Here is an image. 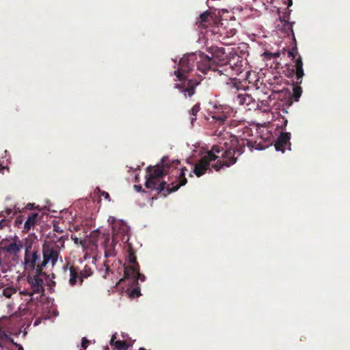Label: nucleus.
Returning <instances> with one entry per match:
<instances>
[{
	"instance_id": "obj_1",
	"label": "nucleus",
	"mask_w": 350,
	"mask_h": 350,
	"mask_svg": "<svg viewBox=\"0 0 350 350\" xmlns=\"http://www.w3.org/2000/svg\"><path fill=\"white\" fill-rule=\"evenodd\" d=\"M225 147L221 145V142L213 145L211 150L202 157L198 163L194 165L193 172L196 176L200 177L205 174L209 170L211 162L217 160L219 156L216 154L223 152L221 154L222 160H218L216 163L213 164L212 167L216 171H219L223 167H230L237 162V158L234 157V152L232 151V146H228L226 144Z\"/></svg>"
},
{
	"instance_id": "obj_2",
	"label": "nucleus",
	"mask_w": 350,
	"mask_h": 350,
	"mask_svg": "<svg viewBox=\"0 0 350 350\" xmlns=\"http://www.w3.org/2000/svg\"><path fill=\"white\" fill-rule=\"evenodd\" d=\"M206 51L211 55L210 57L218 66V73L229 77L230 83L228 84L238 89L235 80L236 76L241 74L243 70L242 58L237 55L235 58L228 60L224 49L217 46H207Z\"/></svg>"
},
{
	"instance_id": "obj_3",
	"label": "nucleus",
	"mask_w": 350,
	"mask_h": 350,
	"mask_svg": "<svg viewBox=\"0 0 350 350\" xmlns=\"http://www.w3.org/2000/svg\"><path fill=\"white\" fill-rule=\"evenodd\" d=\"M198 59L197 54H190L183 57L180 59L178 69L174 72L176 77L180 83L175 84V88H178L184 94L185 98H191L196 93V88L200 85V81L196 79H185L184 73L189 72L193 70L194 63Z\"/></svg>"
},
{
	"instance_id": "obj_4",
	"label": "nucleus",
	"mask_w": 350,
	"mask_h": 350,
	"mask_svg": "<svg viewBox=\"0 0 350 350\" xmlns=\"http://www.w3.org/2000/svg\"><path fill=\"white\" fill-rule=\"evenodd\" d=\"M164 169L166 175L170 174L169 180L171 181L167 187V193H163L166 196L167 194L177 191L181 186H184L187 183L185 177V172L187 171L185 167L178 169L180 161L178 159L171 160L168 157H163L159 163Z\"/></svg>"
},
{
	"instance_id": "obj_5",
	"label": "nucleus",
	"mask_w": 350,
	"mask_h": 350,
	"mask_svg": "<svg viewBox=\"0 0 350 350\" xmlns=\"http://www.w3.org/2000/svg\"><path fill=\"white\" fill-rule=\"evenodd\" d=\"M24 271L31 274L38 273L44 274L42 265V259L40 251L36 247H33L31 243H26L25 245V254L23 261Z\"/></svg>"
},
{
	"instance_id": "obj_6",
	"label": "nucleus",
	"mask_w": 350,
	"mask_h": 350,
	"mask_svg": "<svg viewBox=\"0 0 350 350\" xmlns=\"http://www.w3.org/2000/svg\"><path fill=\"white\" fill-rule=\"evenodd\" d=\"M148 174L146 175L145 186L148 189L157 190L159 193L165 192L167 193V187L169 184L165 181L159 183V179L166 175L163 167L160 164L154 167L149 166L148 168Z\"/></svg>"
},
{
	"instance_id": "obj_7",
	"label": "nucleus",
	"mask_w": 350,
	"mask_h": 350,
	"mask_svg": "<svg viewBox=\"0 0 350 350\" xmlns=\"http://www.w3.org/2000/svg\"><path fill=\"white\" fill-rule=\"evenodd\" d=\"M288 55L292 58V61L294 63L295 69L292 70V72L295 73L297 79V85H295L293 89V98L295 101H298L302 94V89L298 85L301 83V79L304 75L303 62L301 55L298 53L297 46H294L291 50L288 51Z\"/></svg>"
},
{
	"instance_id": "obj_8",
	"label": "nucleus",
	"mask_w": 350,
	"mask_h": 350,
	"mask_svg": "<svg viewBox=\"0 0 350 350\" xmlns=\"http://www.w3.org/2000/svg\"><path fill=\"white\" fill-rule=\"evenodd\" d=\"M42 259V265L44 267L51 264V267L53 268L57 262L58 258L60 256V247L55 243L44 242L42 246L40 252Z\"/></svg>"
},
{
	"instance_id": "obj_9",
	"label": "nucleus",
	"mask_w": 350,
	"mask_h": 350,
	"mask_svg": "<svg viewBox=\"0 0 350 350\" xmlns=\"http://www.w3.org/2000/svg\"><path fill=\"white\" fill-rule=\"evenodd\" d=\"M27 280L30 286L31 292L36 296V302L40 300L44 295V282L43 277L46 276V273L38 274V273H27Z\"/></svg>"
},
{
	"instance_id": "obj_10",
	"label": "nucleus",
	"mask_w": 350,
	"mask_h": 350,
	"mask_svg": "<svg viewBox=\"0 0 350 350\" xmlns=\"http://www.w3.org/2000/svg\"><path fill=\"white\" fill-rule=\"evenodd\" d=\"M23 241L16 236L3 239L0 241V250L10 256L17 257L23 248Z\"/></svg>"
},
{
	"instance_id": "obj_11",
	"label": "nucleus",
	"mask_w": 350,
	"mask_h": 350,
	"mask_svg": "<svg viewBox=\"0 0 350 350\" xmlns=\"http://www.w3.org/2000/svg\"><path fill=\"white\" fill-rule=\"evenodd\" d=\"M230 137V139L229 142L226 141L224 142H221V145L225 147L224 144H227L228 146H232V151L234 152V154L236 152H238L239 154H241L244 151V148L245 146H247L250 150H252L254 148L255 149H260L258 148V145L256 144V142H252L251 140L247 139H242L241 141H239L236 137Z\"/></svg>"
},
{
	"instance_id": "obj_12",
	"label": "nucleus",
	"mask_w": 350,
	"mask_h": 350,
	"mask_svg": "<svg viewBox=\"0 0 350 350\" xmlns=\"http://www.w3.org/2000/svg\"><path fill=\"white\" fill-rule=\"evenodd\" d=\"M198 59L196 61L197 69L203 74H206L208 70H213L218 72V66L215 64L208 55L202 52L197 54Z\"/></svg>"
},
{
	"instance_id": "obj_13",
	"label": "nucleus",
	"mask_w": 350,
	"mask_h": 350,
	"mask_svg": "<svg viewBox=\"0 0 350 350\" xmlns=\"http://www.w3.org/2000/svg\"><path fill=\"white\" fill-rule=\"evenodd\" d=\"M234 100L239 105L247 107L249 110L258 107V104L255 99L246 93L237 94Z\"/></svg>"
},
{
	"instance_id": "obj_14",
	"label": "nucleus",
	"mask_w": 350,
	"mask_h": 350,
	"mask_svg": "<svg viewBox=\"0 0 350 350\" xmlns=\"http://www.w3.org/2000/svg\"><path fill=\"white\" fill-rule=\"evenodd\" d=\"M91 239H92V244L94 245H95L96 247L97 246V241L98 239H101L102 240L101 245L103 248H104L105 244H106V245H107V246L111 245H113V242L114 241V239L112 240V241H111L110 237H109V234L100 233L98 230L93 231L91 233Z\"/></svg>"
},
{
	"instance_id": "obj_15",
	"label": "nucleus",
	"mask_w": 350,
	"mask_h": 350,
	"mask_svg": "<svg viewBox=\"0 0 350 350\" xmlns=\"http://www.w3.org/2000/svg\"><path fill=\"white\" fill-rule=\"evenodd\" d=\"M290 138V133H282L275 143V150L284 152L286 147L291 145Z\"/></svg>"
},
{
	"instance_id": "obj_16",
	"label": "nucleus",
	"mask_w": 350,
	"mask_h": 350,
	"mask_svg": "<svg viewBox=\"0 0 350 350\" xmlns=\"http://www.w3.org/2000/svg\"><path fill=\"white\" fill-rule=\"evenodd\" d=\"M211 16L208 12H205L197 18L196 24L200 29H205L211 23Z\"/></svg>"
},
{
	"instance_id": "obj_17",
	"label": "nucleus",
	"mask_w": 350,
	"mask_h": 350,
	"mask_svg": "<svg viewBox=\"0 0 350 350\" xmlns=\"http://www.w3.org/2000/svg\"><path fill=\"white\" fill-rule=\"evenodd\" d=\"M139 264L130 265L124 267V278H131L133 280L139 274Z\"/></svg>"
},
{
	"instance_id": "obj_18",
	"label": "nucleus",
	"mask_w": 350,
	"mask_h": 350,
	"mask_svg": "<svg viewBox=\"0 0 350 350\" xmlns=\"http://www.w3.org/2000/svg\"><path fill=\"white\" fill-rule=\"evenodd\" d=\"M69 271H70L69 284L71 286H74L77 284L78 282L80 283L81 275H80L78 268L75 266H70L69 267Z\"/></svg>"
},
{
	"instance_id": "obj_19",
	"label": "nucleus",
	"mask_w": 350,
	"mask_h": 350,
	"mask_svg": "<svg viewBox=\"0 0 350 350\" xmlns=\"http://www.w3.org/2000/svg\"><path fill=\"white\" fill-rule=\"evenodd\" d=\"M290 13L291 10H288V12H285L282 18H280L281 22H284V27L283 29L285 31V32L289 35V33L291 32L292 35L294 36L293 29V23L289 22V17H290Z\"/></svg>"
},
{
	"instance_id": "obj_20",
	"label": "nucleus",
	"mask_w": 350,
	"mask_h": 350,
	"mask_svg": "<svg viewBox=\"0 0 350 350\" xmlns=\"http://www.w3.org/2000/svg\"><path fill=\"white\" fill-rule=\"evenodd\" d=\"M38 213H33L28 215L26 221L24 224V229L25 232H28L33 228L37 223Z\"/></svg>"
},
{
	"instance_id": "obj_21",
	"label": "nucleus",
	"mask_w": 350,
	"mask_h": 350,
	"mask_svg": "<svg viewBox=\"0 0 350 350\" xmlns=\"http://www.w3.org/2000/svg\"><path fill=\"white\" fill-rule=\"evenodd\" d=\"M20 295L29 297V299L27 301V305L29 306L32 305V304L36 301V296L32 292H31L30 288L24 289L20 291Z\"/></svg>"
},
{
	"instance_id": "obj_22",
	"label": "nucleus",
	"mask_w": 350,
	"mask_h": 350,
	"mask_svg": "<svg viewBox=\"0 0 350 350\" xmlns=\"http://www.w3.org/2000/svg\"><path fill=\"white\" fill-rule=\"evenodd\" d=\"M81 275L80 278V285H82L83 282L84 278H88L89 276H90L92 274V269L88 265H85L83 270L79 271Z\"/></svg>"
},
{
	"instance_id": "obj_23",
	"label": "nucleus",
	"mask_w": 350,
	"mask_h": 350,
	"mask_svg": "<svg viewBox=\"0 0 350 350\" xmlns=\"http://www.w3.org/2000/svg\"><path fill=\"white\" fill-rule=\"evenodd\" d=\"M200 110V103L196 104L189 111V115L191 116V123L193 124L196 120L197 114Z\"/></svg>"
},
{
	"instance_id": "obj_24",
	"label": "nucleus",
	"mask_w": 350,
	"mask_h": 350,
	"mask_svg": "<svg viewBox=\"0 0 350 350\" xmlns=\"http://www.w3.org/2000/svg\"><path fill=\"white\" fill-rule=\"evenodd\" d=\"M104 250H105V257H109V256H114L116 255L115 249H114V245H106V244L104 245Z\"/></svg>"
},
{
	"instance_id": "obj_25",
	"label": "nucleus",
	"mask_w": 350,
	"mask_h": 350,
	"mask_svg": "<svg viewBox=\"0 0 350 350\" xmlns=\"http://www.w3.org/2000/svg\"><path fill=\"white\" fill-rule=\"evenodd\" d=\"M128 261L131 265L138 264V262H137L135 251L131 247H129V248Z\"/></svg>"
},
{
	"instance_id": "obj_26",
	"label": "nucleus",
	"mask_w": 350,
	"mask_h": 350,
	"mask_svg": "<svg viewBox=\"0 0 350 350\" xmlns=\"http://www.w3.org/2000/svg\"><path fill=\"white\" fill-rule=\"evenodd\" d=\"M16 293V290L15 288L12 286H9L3 288V295L6 298H10L12 295L15 294Z\"/></svg>"
},
{
	"instance_id": "obj_27",
	"label": "nucleus",
	"mask_w": 350,
	"mask_h": 350,
	"mask_svg": "<svg viewBox=\"0 0 350 350\" xmlns=\"http://www.w3.org/2000/svg\"><path fill=\"white\" fill-rule=\"evenodd\" d=\"M114 346L118 350H127L129 346L124 340H116L114 342Z\"/></svg>"
},
{
	"instance_id": "obj_28",
	"label": "nucleus",
	"mask_w": 350,
	"mask_h": 350,
	"mask_svg": "<svg viewBox=\"0 0 350 350\" xmlns=\"http://www.w3.org/2000/svg\"><path fill=\"white\" fill-rule=\"evenodd\" d=\"M233 39V36H222L220 42L225 45H230L234 43V41L232 40Z\"/></svg>"
},
{
	"instance_id": "obj_29",
	"label": "nucleus",
	"mask_w": 350,
	"mask_h": 350,
	"mask_svg": "<svg viewBox=\"0 0 350 350\" xmlns=\"http://www.w3.org/2000/svg\"><path fill=\"white\" fill-rule=\"evenodd\" d=\"M263 55L266 57L267 59H271L273 58L278 57L280 55V52L271 53L269 51H265L263 53Z\"/></svg>"
},
{
	"instance_id": "obj_30",
	"label": "nucleus",
	"mask_w": 350,
	"mask_h": 350,
	"mask_svg": "<svg viewBox=\"0 0 350 350\" xmlns=\"http://www.w3.org/2000/svg\"><path fill=\"white\" fill-rule=\"evenodd\" d=\"M213 118L214 119H215L216 120L219 121V122L224 123L227 119V116H226V114H224V113L216 114V115H214L213 116Z\"/></svg>"
},
{
	"instance_id": "obj_31",
	"label": "nucleus",
	"mask_w": 350,
	"mask_h": 350,
	"mask_svg": "<svg viewBox=\"0 0 350 350\" xmlns=\"http://www.w3.org/2000/svg\"><path fill=\"white\" fill-rule=\"evenodd\" d=\"M140 290L139 287H136L133 288L131 292L130 293L129 296L132 298H134L135 297H139L140 295Z\"/></svg>"
},
{
	"instance_id": "obj_32",
	"label": "nucleus",
	"mask_w": 350,
	"mask_h": 350,
	"mask_svg": "<svg viewBox=\"0 0 350 350\" xmlns=\"http://www.w3.org/2000/svg\"><path fill=\"white\" fill-rule=\"evenodd\" d=\"M252 77H254V78L256 79V78H257V75L255 72H246L245 79L247 81H248L249 83H253L252 81Z\"/></svg>"
},
{
	"instance_id": "obj_33",
	"label": "nucleus",
	"mask_w": 350,
	"mask_h": 350,
	"mask_svg": "<svg viewBox=\"0 0 350 350\" xmlns=\"http://www.w3.org/2000/svg\"><path fill=\"white\" fill-rule=\"evenodd\" d=\"M23 216H18L15 219V226H17L18 228H20L21 226L23 224Z\"/></svg>"
},
{
	"instance_id": "obj_34",
	"label": "nucleus",
	"mask_w": 350,
	"mask_h": 350,
	"mask_svg": "<svg viewBox=\"0 0 350 350\" xmlns=\"http://www.w3.org/2000/svg\"><path fill=\"white\" fill-rule=\"evenodd\" d=\"M9 220L6 219H2L0 220V229H3L5 226H8L9 224Z\"/></svg>"
},
{
	"instance_id": "obj_35",
	"label": "nucleus",
	"mask_w": 350,
	"mask_h": 350,
	"mask_svg": "<svg viewBox=\"0 0 350 350\" xmlns=\"http://www.w3.org/2000/svg\"><path fill=\"white\" fill-rule=\"evenodd\" d=\"M146 279V277L144 274H142L139 272V274L133 280L135 282L137 283V281L139 280L141 282H144Z\"/></svg>"
},
{
	"instance_id": "obj_36",
	"label": "nucleus",
	"mask_w": 350,
	"mask_h": 350,
	"mask_svg": "<svg viewBox=\"0 0 350 350\" xmlns=\"http://www.w3.org/2000/svg\"><path fill=\"white\" fill-rule=\"evenodd\" d=\"M89 344V340L86 338H83L81 341V347L85 349Z\"/></svg>"
},
{
	"instance_id": "obj_37",
	"label": "nucleus",
	"mask_w": 350,
	"mask_h": 350,
	"mask_svg": "<svg viewBox=\"0 0 350 350\" xmlns=\"http://www.w3.org/2000/svg\"><path fill=\"white\" fill-rule=\"evenodd\" d=\"M100 195L105 199L110 200L109 194L107 192L105 191H100Z\"/></svg>"
},
{
	"instance_id": "obj_38",
	"label": "nucleus",
	"mask_w": 350,
	"mask_h": 350,
	"mask_svg": "<svg viewBox=\"0 0 350 350\" xmlns=\"http://www.w3.org/2000/svg\"><path fill=\"white\" fill-rule=\"evenodd\" d=\"M13 346H14L16 348H17V350H24L23 346L20 344H18L14 341V343H12Z\"/></svg>"
},
{
	"instance_id": "obj_39",
	"label": "nucleus",
	"mask_w": 350,
	"mask_h": 350,
	"mask_svg": "<svg viewBox=\"0 0 350 350\" xmlns=\"http://www.w3.org/2000/svg\"><path fill=\"white\" fill-rule=\"evenodd\" d=\"M116 335H115V334H114V335H113V336H112V338H111V341H110V345H113V346H114V342L116 341Z\"/></svg>"
},
{
	"instance_id": "obj_40",
	"label": "nucleus",
	"mask_w": 350,
	"mask_h": 350,
	"mask_svg": "<svg viewBox=\"0 0 350 350\" xmlns=\"http://www.w3.org/2000/svg\"><path fill=\"white\" fill-rule=\"evenodd\" d=\"M54 230H55L57 232H63L62 230H60L57 225H54Z\"/></svg>"
},
{
	"instance_id": "obj_41",
	"label": "nucleus",
	"mask_w": 350,
	"mask_h": 350,
	"mask_svg": "<svg viewBox=\"0 0 350 350\" xmlns=\"http://www.w3.org/2000/svg\"><path fill=\"white\" fill-rule=\"evenodd\" d=\"M134 187H135V189H136L137 191H139V192H140V191H142V187L141 185H134Z\"/></svg>"
},
{
	"instance_id": "obj_42",
	"label": "nucleus",
	"mask_w": 350,
	"mask_h": 350,
	"mask_svg": "<svg viewBox=\"0 0 350 350\" xmlns=\"http://www.w3.org/2000/svg\"><path fill=\"white\" fill-rule=\"evenodd\" d=\"M12 209H10V208H7V209L5 210V213H6V214H7V215H8H8H10L12 213Z\"/></svg>"
},
{
	"instance_id": "obj_43",
	"label": "nucleus",
	"mask_w": 350,
	"mask_h": 350,
	"mask_svg": "<svg viewBox=\"0 0 350 350\" xmlns=\"http://www.w3.org/2000/svg\"><path fill=\"white\" fill-rule=\"evenodd\" d=\"M8 350H16V347L14 346L13 347H8L6 345V347H5Z\"/></svg>"
},
{
	"instance_id": "obj_44",
	"label": "nucleus",
	"mask_w": 350,
	"mask_h": 350,
	"mask_svg": "<svg viewBox=\"0 0 350 350\" xmlns=\"http://www.w3.org/2000/svg\"><path fill=\"white\" fill-rule=\"evenodd\" d=\"M1 281L2 279L0 278V290L4 287V285L3 284V282Z\"/></svg>"
},
{
	"instance_id": "obj_45",
	"label": "nucleus",
	"mask_w": 350,
	"mask_h": 350,
	"mask_svg": "<svg viewBox=\"0 0 350 350\" xmlns=\"http://www.w3.org/2000/svg\"><path fill=\"white\" fill-rule=\"evenodd\" d=\"M288 7H290L293 4V1L292 0H288Z\"/></svg>"
},
{
	"instance_id": "obj_46",
	"label": "nucleus",
	"mask_w": 350,
	"mask_h": 350,
	"mask_svg": "<svg viewBox=\"0 0 350 350\" xmlns=\"http://www.w3.org/2000/svg\"><path fill=\"white\" fill-rule=\"evenodd\" d=\"M72 239L75 241V243H77L78 239L77 237H75V238L72 237Z\"/></svg>"
},
{
	"instance_id": "obj_47",
	"label": "nucleus",
	"mask_w": 350,
	"mask_h": 350,
	"mask_svg": "<svg viewBox=\"0 0 350 350\" xmlns=\"http://www.w3.org/2000/svg\"><path fill=\"white\" fill-rule=\"evenodd\" d=\"M31 206H32V204H27V208L30 209L31 208Z\"/></svg>"
},
{
	"instance_id": "obj_48",
	"label": "nucleus",
	"mask_w": 350,
	"mask_h": 350,
	"mask_svg": "<svg viewBox=\"0 0 350 350\" xmlns=\"http://www.w3.org/2000/svg\"><path fill=\"white\" fill-rule=\"evenodd\" d=\"M109 271V267L107 266L106 267V272L108 273Z\"/></svg>"
},
{
	"instance_id": "obj_49",
	"label": "nucleus",
	"mask_w": 350,
	"mask_h": 350,
	"mask_svg": "<svg viewBox=\"0 0 350 350\" xmlns=\"http://www.w3.org/2000/svg\"><path fill=\"white\" fill-rule=\"evenodd\" d=\"M287 122H288L287 120H285V122H284V126H286V124H287Z\"/></svg>"
},
{
	"instance_id": "obj_50",
	"label": "nucleus",
	"mask_w": 350,
	"mask_h": 350,
	"mask_svg": "<svg viewBox=\"0 0 350 350\" xmlns=\"http://www.w3.org/2000/svg\"><path fill=\"white\" fill-rule=\"evenodd\" d=\"M67 267H68V265H66L64 267V269L66 270L67 269Z\"/></svg>"
},
{
	"instance_id": "obj_51",
	"label": "nucleus",
	"mask_w": 350,
	"mask_h": 350,
	"mask_svg": "<svg viewBox=\"0 0 350 350\" xmlns=\"http://www.w3.org/2000/svg\"><path fill=\"white\" fill-rule=\"evenodd\" d=\"M139 350H146L144 348H140Z\"/></svg>"
}]
</instances>
